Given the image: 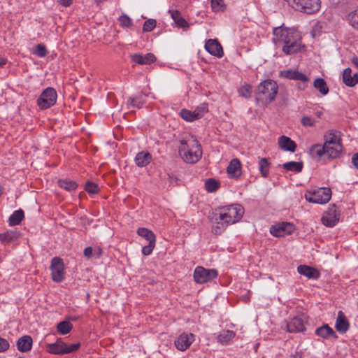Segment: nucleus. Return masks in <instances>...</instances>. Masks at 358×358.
<instances>
[{
  "label": "nucleus",
  "instance_id": "obj_62",
  "mask_svg": "<svg viewBox=\"0 0 358 358\" xmlns=\"http://www.w3.org/2000/svg\"><path fill=\"white\" fill-rule=\"evenodd\" d=\"M18 358H22V357H18Z\"/></svg>",
  "mask_w": 358,
  "mask_h": 358
},
{
  "label": "nucleus",
  "instance_id": "obj_51",
  "mask_svg": "<svg viewBox=\"0 0 358 358\" xmlns=\"http://www.w3.org/2000/svg\"><path fill=\"white\" fill-rule=\"evenodd\" d=\"M9 346L10 345L7 340L0 338V352L7 350Z\"/></svg>",
  "mask_w": 358,
  "mask_h": 358
},
{
  "label": "nucleus",
  "instance_id": "obj_16",
  "mask_svg": "<svg viewBox=\"0 0 358 358\" xmlns=\"http://www.w3.org/2000/svg\"><path fill=\"white\" fill-rule=\"evenodd\" d=\"M205 49L210 55L220 58L223 56V50L221 44L216 39H209L206 42Z\"/></svg>",
  "mask_w": 358,
  "mask_h": 358
},
{
  "label": "nucleus",
  "instance_id": "obj_10",
  "mask_svg": "<svg viewBox=\"0 0 358 358\" xmlns=\"http://www.w3.org/2000/svg\"><path fill=\"white\" fill-rule=\"evenodd\" d=\"M50 269L53 281L57 282L63 281L65 275V270L63 261L61 258L54 257L52 259Z\"/></svg>",
  "mask_w": 358,
  "mask_h": 358
},
{
  "label": "nucleus",
  "instance_id": "obj_35",
  "mask_svg": "<svg viewBox=\"0 0 358 358\" xmlns=\"http://www.w3.org/2000/svg\"><path fill=\"white\" fill-rule=\"evenodd\" d=\"M313 86L316 88L322 95L328 94L329 90L327 85L326 81L321 78H316L313 82Z\"/></svg>",
  "mask_w": 358,
  "mask_h": 358
},
{
  "label": "nucleus",
  "instance_id": "obj_20",
  "mask_svg": "<svg viewBox=\"0 0 358 358\" xmlns=\"http://www.w3.org/2000/svg\"><path fill=\"white\" fill-rule=\"evenodd\" d=\"M327 155L329 158L336 159L341 156L343 150V145L339 141H334V144L324 145Z\"/></svg>",
  "mask_w": 358,
  "mask_h": 358
},
{
  "label": "nucleus",
  "instance_id": "obj_36",
  "mask_svg": "<svg viewBox=\"0 0 358 358\" xmlns=\"http://www.w3.org/2000/svg\"><path fill=\"white\" fill-rule=\"evenodd\" d=\"M58 185L67 191H73L78 187L76 181L70 179H60L58 180Z\"/></svg>",
  "mask_w": 358,
  "mask_h": 358
},
{
  "label": "nucleus",
  "instance_id": "obj_5",
  "mask_svg": "<svg viewBox=\"0 0 358 358\" xmlns=\"http://www.w3.org/2000/svg\"><path fill=\"white\" fill-rule=\"evenodd\" d=\"M294 10L306 14H313L320 8V0H284Z\"/></svg>",
  "mask_w": 358,
  "mask_h": 358
},
{
  "label": "nucleus",
  "instance_id": "obj_34",
  "mask_svg": "<svg viewBox=\"0 0 358 358\" xmlns=\"http://www.w3.org/2000/svg\"><path fill=\"white\" fill-rule=\"evenodd\" d=\"M137 234L141 237L145 238L148 243L156 241L155 234L150 229L145 227H140L137 230Z\"/></svg>",
  "mask_w": 358,
  "mask_h": 358
},
{
  "label": "nucleus",
  "instance_id": "obj_24",
  "mask_svg": "<svg viewBox=\"0 0 358 358\" xmlns=\"http://www.w3.org/2000/svg\"><path fill=\"white\" fill-rule=\"evenodd\" d=\"M169 13L171 14V18L176 23V26L178 28H182L185 30L188 29L189 27V23L187 20L183 18L181 15V13L178 10H169Z\"/></svg>",
  "mask_w": 358,
  "mask_h": 358
},
{
  "label": "nucleus",
  "instance_id": "obj_32",
  "mask_svg": "<svg viewBox=\"0 0 358 358\" xmlns=\"http://www.w3.org/2000/svg\"><path fill=\"white\" fill-rule=\"evenodd\" d=\"M236 334L231 330H223L217 336V341L222 345H227L234 338Z\"/></svg>",
  "mask_w": 358,
  "mask_h": 358
},
{
  "label": "nucleus",
  "instance_id": "obj_21",
  "mask_svg": "<svg viewBox=\"0 0 358 358\" xmlns=\"http://www.w3.org/2000/svg\"><path fill=\"white\" fill-rule=\"evenodd\" d=\"M315 334L324 339H328L330 338H333L334 339L338 338V336L336 332L327 324L317 328L315 329Z\"/></svg>",
  "mask_w": 358,
  "mask_h": 358
},
{
  "label": "nucleus",
  "instance_id": "obj_60",
  "mask_svg": "<svg viewBox=\"0 0 358 358\" xmlns=\"http://www.w3.org/2000/svg\"><path fill=\"white\" fill-rule=\"evenodd\" d=\"M322 115V113H321V112H318V113H317V116H318L319 117H320V115Z\"/></svg>",
  "mask_w": 358,
  "mask_h": 358
},
{
  "label": "nucleus",
  "instance_id": "obj_55",
  "mask_svg": "<svg viewBox=\"0 0 358 358\" xmlns=\"http://www.w3.org/2000/svg\"><path fill=\"white\" fill-rule=\"evenodd\" d=\"M352 162L354 164V166L358 169V152L353 155L352 158Z\"/></svg>",
  "mask_w": 358,
  "mask_h": 358
},
{
  "label": "nucleus",
  "instance_id": "obj_53",
  "mask_svg": "<svg viewBox=\"0 0 358 358\" xmlns=\"http://www.w3.org/2000/svg\"><path fill=\"white\" fill-rule=\"evenodd\" d=\"M83 254L88 259L94 257L93 256V248L91 246L85 248L83 251Z\"/></svg>",
  "mask_w": 358,
  "mask_h": 358
},
{
  "label": "nucleus",
  "instance_id": "obj_44",
  "mask_svg": "<svg viewBox=\"0 0 358 358\" xmlns=\"http://www.w3.org/2000/svg\"><path fill=\"white\" fill-rule=\"evenodd\" d=\"M120 25L123 28H129L133 25L132 20L126 14H122L118 17Z\"/></svg>",
  "mask_w": 358,
  "mask_h": 358
},
{
  "label": "nucleus",
  "instance_id": "obj_30",
  "mask_svg": "<svg viewBox=\"0 0 358 358\" xmlns=\"http://www.w3.org/2000/svg\"><path fill=\"white\" fill-rule=\"evenodd\" d=\"M152 160L151 155L148 152H140L135 157V162L138 166H147Z\"/></svg>",
  "mask_w": 358,
  "mask_h": 358
},
{
  "label": "nucleus",
  "instance_id": "obj_11",
  "mask_svg": "<svg viewBox=\"0 0 358 358\" xmlns=\"http://www.w3.org/2000/svg\"><path fill=\"white\" fill-rule=\"evenodd\" d=\"M340 213L336 205H331L322 217V224L328 227H334L339 221Z\"/></svg>",
  "mask_w": 358,
  "mask_h": 358
},
{
  "label": "nucleus",
  "instance_id": "obj_61",
  "mask_svg": "<svg viewBox=\"0 0 358 358\" xmlns=\"http://www.w3.org/2000/svg\"><path fill=\"white\" fill-rule=\"evenodd\" d=\"M338 313L341 314V313H343V312H342L341 310H339V311L338 312Z\"/></svg>",
  "mask_w": 358,
  "mask_h": 358
},
{
  "label": "nucleus",
  "instance_id": "obj_39",
  "mask_svg": "<svg viewBox=\"0 0 358 358\" xmlns=\"http://www.w3.org/2000/svg\"><path fill=\"white\" fill-rule=\"evenodd\" d=\"M57 328L60 334L64 335L71 331L73 325L69 321H62L57 324Z\"/></svg>",
  "mask_w": 358,
  "mask_h": 358
},
{
  "label": "nucleus",
  "instance_id": "obj_25",
  "mask_svg": "<svg viewBox=\"0 0 358 358\" xmlns=\"http://www.w3.org/2000/svg\"><path fill=\"white\" fill-rule=\"evenodd\" d=\"M352 70L350 68H346L343 71V81L348 87H354L358 83V73L351 75Z\"/></svg>",
  "mask_w": 358,
  "mask_h": 358
},
{
  "label": "nucleus",
  "instance_id": "obj_26",
  "mask_svg": "<svg viewBox=\"0 0 358 358\" xmlns=\"http://www.w3.org/2000/svg\"><path fill=\"white\" fill-rule=\"evenodd\" d=\"M335 328L341 334L346 333L350 328V322L345 315H338L336 320Z\"/></svg>",
  "mask_w": 358,
  "mask_h": 358
},
{
  "label": "nucleus",
  "instance_id": "obj_33",
  "mask_svg": "<svg viewBox=\"0 0 358 358\" xmlns=\"http://www.w3.org/2000/svg\"><path fill=\"white\" fill-rule=\"evenodd\" d=\"M309 152L313 158H320L327 154L326 147L324 145L315 144L310 147Z\"/></svg>",
  "mask_w": 358,
  "mask_h": 358
},
{
  "label": "nucleus",
  "instance_id": "obj_59",
  "mask_svg": "<svg viewBox=\"0 0 358 358\" xmlns=\"http://www.w3.org/2000/svg\"><path fill=\"white\" fill-rule=\"evenodd\" d=\"M70 319L72 320H76L78 319L77 317H70Z\"/></svg>",
  "mask_w": 358,
  "mask_h": 358
},
{
  "label": "nucleus",
  "instance_id": "obj_37",
  "mask_svg": "<svg viewBox=\"0 0 358 358\" xmlns=\"http://www.w3.org/2000/svg\"><path fill=\"white\" fill-rule=\"evenodd\" d=\"M282 166L283 169L295 173L301 172L303 167L302 162H297L293 161L285 163Z\"/></svg>",
  "mask_w": 358,
  "mask_h": 358
},
{
  "label": "nucleus",
  "instance_id": "obj_9",
  "mask_svg": "<svg viewBox=\"0 0 358 358\" xmlns=\"http://www.w3.org/2000/svg\"><path fill=\"white\" fill-rule=\"evenodd\" d=\"M217 275L216 269L197 266L194 272V279L196 283L203 284L216 278Z\"/></svg>",
  "mask_w": 358,
  "mask_h": 358
},
{
  "label": "nucleus",
  "instance_id": "obj_43",
  "mask_svg": "<svg viewBox=\"0 0 358 358\" xmlns=\"http://www.w3.org/2000/svg\"><path fill=\"white\" fill-rule=\"evenodd\" d=\"M240 96L250 99L252 96V86L250 84H245L238 89Z\"/></svg>",
  "mask_w": 358,
  "mask_h": 358
},
{
  "label": "nucleus",
  "instance_id": "obj_19",
  "mask_svg": "<svg viewBox=\"0 0 358 358\" xmlns=\"http://www.w3.org/2000/svg\"><path fill=\"white\" fill-rule=\"evenodd\" d=\"M287 329L290 333H297L305 330V325L302 318L299 315L294 316L287 322Z\"/></svg>",
  "mask_w": 358,
  "mask_h": 358
},
{
  "label": "nucleus",
  "instance_id": "obj_28",
  "mask_svg": "<svg viewBox=\"0 0 358 358\" xmlns=\"http://www.w3.org/2000/svg\"><path fill=\"white\" fill-rule=\"evenodd\" d=\"M32 338L30 336H24L20 338L17 342L18 350L22 352L29 351L32 347Z\"/></svg>",
  "mask_w": 358,
  "mask_h": 358
},
{
  "label": "nucleus",
  "instance_id": "obj_17",
  "mask_svg": "<svg viewBox=\"0 0 358 358\" xmlns=\"http://www.w3.org/2000/svg\"><path fill=\"white\" fill-rule=\"evenodd\" d=\"M131 62L140 65H150L156 61V57L152 53H147L145 55L134 54L131 55Z\"/></svg>",
  "mask_w": 358,
  "mask_h": 358
},
{
  "label": "nucleus",
  "instance_id": "obj_1",
  "mask_svg": "<svg viewBox=\"0 0 358 358\" xmlns=\"http://www.w3.org/2000/svg\"><path fill=\"white\" fill-rule=\"evenodd\" d=\"M273 42L276 47H281L286 55H294L306 50L300 32L294 28L285 27L283 25L277 27L273 28Z\"/></svg>",
  "mask_w": 358,
  "mask_h": 358
},
{
  "label": "nucleus",
  "instance_id": "obj_23",
  "mask_svg": "<svg viewBox=\"0 0 358 358\" xmlns=\"http://www.w3.org/2000/svg\"><path fill=\"white\" fill-rule=\"evenodd\" d=\"M278 145L284 151L295 152L296 148V143L286 136H281L278 138Z\"/></svg>",
  "mask_w": 358,
  "mask_h": 358
},
{
  "label": "nucleus",
  "instance_id": "obj_15",
  "mask_svg": "<svg viewBox=\"0 0 358 358\" xmlns=\"http://www.w3.org/2000/svg\"><path fill=\"white\" fill-rule=\"evenodd\" d=\"M207 111V107L203 106L201 110L197 109L194 111H191L187 109H182L180 115L183 120L187 122H192L201 117Z\"/></svg>",
  "mask_w": 358,
  "mask_h": 358
},
{
  "label": "nucleus",
  "instance_id": "obj_42",
  "mask_svg": "<svg viewBox=\"0 0 358 358\" xmlns=\"http://www.w3.org/2000/svg\"><path fill=\"white\" fill-rule=\"evenodd\" d=\"M324 145L334 144V141H341L340 132L338 131H330L329 134L324 136Z\"/></svg>",
  "mask_w": 358,
  "mask_h": 358
},
{
  "label": "nucleus",
  "instance_id": "obj_7",
  "mask_svg": "<svg viewBox=\"0 0 358 358\" xmlns=\"http://www.w3.org/2000/svg\"><path fill=\"white\" fill-rule=\"evenodd\" d=\"M304 196L308 202L324 204L331 199V190L329 187H320L306 191Z\"/></svg>",
  "mask_w": 358,
  "mask_h": 358
},
{
  "label": "nucleus",
  "instance_id": "obj_48",
  "mask_svg": "<svg viewBox=\"0 0 358 358\" xmlns=\"http://www.w3.org/2000/svg\"><path fill=\"white\" fill-rule=\"evenodd\" d=\"M211 7L213 11L224 10L225 4L223 0H211Z\"/></svg>",
  "mask_w": 358,
  "mask_h": 358
},
{
  "label": "nucleus",
  "instance_id": "obj_40",
  "mask_svg": "<svg viewBox=\"0 0 358 358\" xmlns=\"http://www.w3.org/2000/svg\"><path fill=\"white\" fill-rule=\"evenodd\" d=\"M220 187V182L214 178H208L205 182V188L208 192H215Z\"/></svg>",
  "mask_w": 358,
  "mask_h": 358
},
{
  "label": "nucleus",
  "instance_id": "obj_56",
  "mask_svg": "<svg viewBox=\"0 0 358 358\" xmlns=\"http://www.w3.org/2000/svg\"><path fill=\"white\" fill-rule=\"evenodd\" d=\"M6 64V59H0V66H3Z\"/></svg>",
  "mask_w": 358,
  "mask_h": 358
},
{
  "label": "nucleus",
  "instance_id": "obj_13",
  "mask_svg": "<svg viewBox=\"0 0 358 358\" xmlns=\"http://www.w3.org/2000/svg\"><path fill=\"white\" fill-rule=\"evenodd\" d=\"M284 77L289 79V80H298L300 81L301 83L299 84L298 88L301 90H304L307 86L308 83L310 81L309 78L296 71V70H287L283 72Z\"/></svg>",
  "mask_w": 358,
  "mask_h": 358
},
{
  "label": "nucleus",
  "instance_id": "obj_8",
  "mask_svg": "<svg viewBox=\"0 0 358 358\" xmlns=\"http://www.w3.org/2000/svg\"><path fill=\"white\" fill-rule=\"evenodd\" d=\"M57 97L56 90L52 87H47L38 97L37 105L42 110L48 109L55 104Z\"/></svg>",
  "mask_w": 358,
  "mask_h": 358
},
{
  "label": "nucleus",
  "instance_id": "obj_4",
  "mask_svg": "<svg viewBox=\"0 0 358 358\" xmlns=\"http://www.w3.org/2000/svg\"><path fill=\"white\" fill-rule=\"evenodd\" d=\"M278 92V85L273 80L267 79L261 82L257 88V99L264 101L266 103H271Z\"/></svg>",
  "mask_w": 358,
  "mask_h": 358
},
{
  "label": "nucleus",
  "instance_id": "obj_31",
  "mask_svg": "<svg viewBox=\"0 0 358 358\" xmlns=\"http://www.w3.org/2000/svg\"><path fill=\"white\" fill-rule=\"evenodd\" d=\"M24 218V213L22 209L15 210L9 217L8 222L11 227L18 225Z\"/></svg>",
  "mask_w": 358,
  "mask_h": 358
},
{
  "label": "nucleus",
  "instance_id": "obj_46",
  "mask_svg": "<svg viewBox=\"0 0 358 358\" xmlns=\"http://www.w3.org/2000/svg\"><path fill=\"white\" fill-rule=\"evenodd\" d=\"M85 189L90 194H97L99 191L98 185L90 181L86 182Z\"/></svg>",
  "mask_w": 358,
  "mask_h": 358
},
{
  "label": "nucleus",
  "instance_id": "obj_45",
  "mask_svg": "<svg viewBox=\"0 0 358 358\" xmlns=\"http://www.w3.org/2000/svg\"><path fill=\"white\" fill-rule=\"evenodd\" d=\"M32 53L39 57H44L48 54V50L43 43L38 44L33 50Z\"/></svg>",
  "mask_w": 358,
  "mask_h": 358
},
{
  "label": "nucleus",
  "instance_id": "obj_3",
  "mask_svg": "<svg viewBox=\"0 0 358 358\" xmlns=\"http://www.w3.org/2000/svg\"><path fill=\"white\" fill-rule=\"evenodd\" d=\"M178 152L185 162L191 164L197 162L202 156L201 145L196 140L189 142L184 139L181 140Z\"/></svg>",
  "mask_w": 358,
  "mask_h": 358
},
{
  "label": "nucleus",
  "instance_id": "obj_52",
  "mask_svg": "<svg viewBox=\"0 0 358 358\" xmlns=\"http://www.w3.org/2000/svg\"><path fill=\"white\" fill-rule=\"evenodd\" d=\"M103 253V250L99 246H96L93 248V256L94 257L98 259L101 257Z\"/></svg>",
  "mask_w": 358,
  "mask_h": 358
},
{
  "label": "nucleus",
  "instance_id": "obj_57",
  "mask_svg": "<svg viewBox=\"0 0 358 358\" xmlns=\"http://www.w3.org/2000/svg\"><path fill=\"white\" fill-rule=\"evenodd\" d=\"M353 63L357 66H358V58H355L353 59Z\"/></svg>",
  "mask_w": 358,
  "mask_h": 358
},
{
  "label": "nucleus",
  "instance_id": "obj_49",
  "mask_svg": "<svg viewBox=\"0 0 358 358\" xmlns=\"http://www.w3.org/2000/svg\"><path fill=\"white\" fill-rule=\"evenodd\" d=\"M156 241H152L148 243V245H145L142 248V253L145 256L150 255L152 252L153 249L155 248Z\"/></svg>",
  "mask_w": 358,
  "mask_h": 358
},
{
  "label": "nucleus",
  "instance_id": "obj_54",
  "mask_svg": "<svg viewBox=\"0 0 358 358\" xmlns=\"http://www.w3.org/2000/svg\"><path fill=\"white\" fill-rule=\"evenodd\" d=\"M57 2L62 6L68 7L72 4L73 0H57Z\"/></svg>",
  "mask_w": 358,
  "mask_h": 358
},
{
  "label": "nucleus",
  "instance_id": "obj_27",
  "mask_svg": "<svg viewBox=\"0 0 358 358\" xmlns=\"http://www.w3.org/2000/svg\"><path fill=\"white\" fill-rule=\"evenodd\" d=\"M241 164L237 158L233 159L227 166V173L233 178H238L241 176Z\"/></svg>",
  "mask_w": 358,
  "mask_h": 358
},
{
  "label": "nucleus",
  "instance_id": "obj_29",
  "mask_svg": "<svg viewBox=\"0 0 358 358\" xmlns=\"http://www.w3.org/2000/svg\"><path fill=\"white\" fill-rule=\"evenodd\" d=\"M145 102V96L143 94L136 95L134 97H129L127 101V108H142Z\"/></svg>",
  "mask_w": 358,
  "mask_h": 358
},
{
  "label": "nucleus",
  "instance_id": "obj_2",
  "mask_svg": "<svg viewBox=\"0 0 358 358\" xmlns=\"http://www.w3.org/2000/svg\"><path fill=\"white\" fill-rule=\"evenodd\" d=\"M243 214L244 208L239 204L217 208L215 213L216 225L212 229L213 233L220 234L229 224L238 222Z\"/></svg>",
  "mask_w": 358,
  "mask_h": 358
},
{
  "label": "nucleus",
  "instance_id": "obj_47",
  "mask_svg": "<svg viewBox=\"0 0 358 358\" xmlns=\"http://www.w3.org/2000/svg\"><path fill=\"white\" fill-rule=\"evenodd\" d=\"M156 24H157V22L155 20L149 19L144 22L143 27V31L144 32H150L155 29V27H156Z\"/></svg>",
  "mask_w": 358,
  "mask_h": 358
},
{
  "label": "nucleus",
  "instance_id": "obj_14",
  "mask_svg": "<svg viewBox=\"0 0 358 358\" xmlns=\"http://www.w3.org/2000/svg\"><path fill=\"white\" fill-rule=\"evenodd\" d=\"M194 341V335L192 333H183L175 341L176 348L180 351L186 350Z\"/></svg>",
  "mask_w": 358,
  "mask_h": 358
},
{
  "label": "nucleus",
  "instance_id": "obj_22",
  "mask_svg": "<svg viewBox=\"0 0 358 358\" xmlns=\"http://www.w3.org/2000/svg\"><path fill=\"white\" fill-rule=\"evenodd\" d=\"M298 272L309 279L316 280L320 278V272L317 269L307 265H300L297 268Z\"/></svg>",
  "mask_w": 358,
  "mask_h": 358
},
{
  "label": "nucleus",
  "instance_id": "obj_41",
  "mask_svg": "<svg viewBox=\"0 0 358 358\" xmlns=\"http://www.w3.org/2000/svg\"><path fill=\"white\" fill-rule=\"evenodd\" d=\"M347 20L350 26L358 30V9L350 12L347 16Z\"/></svg>",
  "mask_w": 358,
  "mask_h": 358
},
{
  "label": "nucleus",
  "instance_id": "obj_12",
  "mask_svg": "<svg viewBox=\"0 0 358 358\" xmlns=\"http://www.w3.org/2000/svg\"><path fill=\"white\" fill-rule=\"evenodd\" d=\"M295 230L294 225L291 222H281L273 225L270 228V233L275 237H283L291 234Z\"/></svg>",
  "mask_w": 358,
  "mask_h": 358
},
{
  "label": "nucleus",
  "instance_id": "obj_50",
  "mask_svg": "<svg viewBox=\"0 0 358 358\" xmlns=\"http://www.w3.org/2000/svg\"><path fill=\"white\" fill-rule=\"evenodd\" d=\"M301 122L304 127H313L315 125V121L310 117L304 116L302 117Z\"/></svg>",
  "mask_w": 358,
  "mask_h": 358
},
{
  "label": "nucleus",
  "instance_id": "obj_6",
  "mask_svg": "<svg viewBox=\"0 0 358 358\" xmlns=\"http://www.w3.org/2000/svg\"><path fill=\"white\" fill-rule=\"evenodd\" d=\"M80 347V343L68 345L62 338H58L55 343L47 344L45 348L48 353L62 355L76 352Z\"/></svg>",
  "mask_w": 358,
  "mask_h": 358
},
{
  "label": "nucleus",
  "instance_id": "obj_18",
  "mask_svg": "<svg viewBox=\"0 0 358 358\" xmlns=\"http://www.w3.org/2000/svg\"><path fill=\"white\" fill-rule=\"evenodd\" d=\"M20 233L17 230H7L0 234V242L3 245L14 243L20 238Z\"/></svg>",
  "mask_w": 358,
  "mask_h": 358
},
{
  "label": "nucleus",
  "instance_id": "obj_38",
  "mask_svg": "<svg viewBox=\"0 0 358 358\" xmlns=\"http://www.w3.org/2000/svg\"><path fill=\"white\" fill-rule=\"evenodd\" d=\"M259 170L264 178H266L269 173L270 163L266 158H260L258 162Z\"/></svg>",
  "mask_w": 358,
  "mask_h": 358
},
{
  "label": "nucleus",
  "instance_id": "obj_58",
  "mask_svg": "<svg viewBox=\"0 0 358 358\" xmlns=\"http://www.w3.org/2000/svg\"><path fill=\"white\" fill-rule=\"evenodd\" d=\"M3 187L0 185V196H1V195L2 194V193H3Z\"/></svg>",
  "mask_w": 358,
  "mask_h": 358
}]
</instances>
